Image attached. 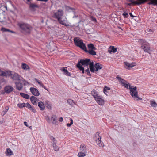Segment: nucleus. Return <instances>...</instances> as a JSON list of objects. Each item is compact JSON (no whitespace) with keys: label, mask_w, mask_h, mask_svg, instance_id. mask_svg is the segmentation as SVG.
<instances>
[{"label":"nucleus","mask_w":157,"mask_h":157,"mask_svg":"<svg viewBox=\"0 0 157 157\" xmlns=\"http://www.w3.org/2000/svg\"><path fill=\"white\" fill-rule=\"evenodd\" d=\"M6 152V155L8 156H10L13 154V152L10 148L7 149Z\"/></svg>","instance_id":"2f4dec72"},{"label":"nucleus","mask_w":157,"mask_h":157,"mask_svg":"<svg viewBox=\"0 0 157 157\" xmlns=\"http://www.w3.org/2000/svg\"><path fill=\"white\" fill-rule=\"evenodd\" d=\"M25 107H26L27 108H28L29 109L31 108L32 107L31 105L28 103H25Z\"/></svg>","instance_id":"09e8293b"},{"label":"nucleus","mask_w":157,"mask_h":157,"mask_svg":"<svg viewBox=\"0 0 157 157\" xmlns=\"http://www.w3.org/2000/svg\"><path fill=\"white\" fill-rule=\"evenodd\" d=\"M131 66V68H132L133 67L135 66H136V64L135 62H132L131 63H130Z\"/></svg>","instance_id":"8fccbe9b"},{"label":"nucleus","mask_w":157,"mask_h":157,"mask_svg":"<svg viewBox=\"0 0 157 157\" xmlns=\"http://www.w3.org/2000/svg\"><path fill=\"white\" fill-rule=\"evenodd\" d=\"M13 89V87L10 85L6 86L4 88L5 92L7 94L10 93Z\"/></svg>","instance_id":"9b49d317"},{"label":"nucleus","mask_w":157,"mask_h":157,"mask_svg":"<svg viewBox=\"0 0 157 157\" xmlns=\"http://www.w3.org/2000/svg\"><path fill=\"white\" fill-rule=\"evenodd\" d=\"M15 84L16 85V89L18 90H20L22 89L23 87L22 83L20 82H15Z\"/></svg>","instance_id":"f3484780"},{"label":"nucleus","mask_w":157,"mask_h":157,"mask_svg":"<svg viewBox=\"0 0 157 157\" xmlns=\"http://www.w3.org/2000/svg\"><path fill=\"white\" fill-rule=\"evenodd\" d=\"M132 3H128L127 4V5L129 6H131L132 5Z\"/></svg>","instance_id":"338daca9"},{"label":"nucleus","mask_w":157,"mask_h":157,"mask_svg":"<svg viewBox=\"0 0 157 157\" xmlns=\"http://www.w3.org/2000/svg\"><path fill=\"white\" fill-rule=\"evenodd\" d=\"M86 155V154L83 152L79 151L78 154V156L79 157H84Z\"/></svg>","instance_id":"c9c22d12"},{"label":"nucleus","mask_w":157,"mask_h":157,"mask_svg":"<svg viewBox=\"0 0 157 157\" xmlns=\"http://www.w3.org/2000/svg\"><path fill=\"white\" fill-rule=\"evenodd\" d=\"M17 25L21 32L25 34H29L32 29V27L29 24L23 22H19Z\"/></svg>","instance_id":"f257e3e1"},{"label":"nucleus","mask_w":157,"mask_h":157,"mask_svg":"<svg viewBox=\"0 0 157 157\" xmlns=\"http://www.w3.org/2000/svg\"><path fill=\"white\" fill-rule=\"evenodd\" d=\"M117 49L116 48H115L114 46H111L110 47V50H108L109 52H111L115 53L117 52Z\"/></svg>","instance_id":"bb28decb"},{"label":"nucleus","mask_w":157,"mask_h":157,"mask_svg":"<svg viewBox=\"0 0 157 157\" xmlns=\"http://www.w3.org/2000/svg\"><path fill=\"white\" fill-rule=\"evenodd\" d=\"M100 132H97L94 135L93 138L97 144L100 147H104V145L103 142L101 140V136L100 135Z\"/></svg>","instance_id":"39448f33"},{"label":"nucleus","mask_w":157,"mask_h":157,"mask_svg":"<svg viewBox=\"0 0 157 157\" xmlns=\"http://www.w3.org/2000/svg\"><path fill=\"white\" fill-rule=\"evenodd\" d=\"M73 14L74 15L73 17V18H77L78 17H79V22L78 23H79L81 21L83 22V21H82V20L81 19L80 17V15H78V14H77L75 11L74 10L73 11H72Z\"/></svg>","instance_id":"aec40b11"},{"label":"nucleus","mask_w":157,"mask_h":157,"mask_svg":"<svg viewBox=\"0 0 157 157\" xmlns=\"http://www.w3.org/2000/svg\"><path fill=\"white\" fill-rule=\"evenodd\" d=\"M67 103L70 105H72L74 103L73 101L71 99H68L67 100Z\"/></svg>","instance_id":"a19ab883"},{"label":"nucleus","mask_w":157,"mask_h":157,"mask_svg":"<svg viewBox=\"0 0 157 157\" xmlns=\"http://www.w3.org/2000/svg\"><path fill=\"white\" fill-rule=\"evenodd\" d=\"M80 148V151L87 153L86 147L84 144H81Z\"/></svg>","instance_id":"dca6fc26"},{"label":"nucleus","mask_w":157,"mask_h":157,"mask_svg":"<svg viewBox=\"0 0 157 157\" xmlns=\"http://www.w3.org/2000/svg\"><path fill=\"white\" fill-rule=\"evenodd\" d=\"M87 46L89 50H96V49L94 44L91 43L88 44Z\"/></svg>","instance_id":"c756f323"},{"label":"nucleus","mask_w":157,"mask_h":157,"mask_svg":"<svg viewBox=\"0 0 157 157\" xmlns=\"http://www.w3.org/2000/svg\"><path fill=\"white\" fill-rule=\"evenodd\" d=\"M87 67V69L85 71H86V72H87V75L88 76H91V74H90V70H89V68L88 67Z\"/></svg>","instance_id":"c03bdc74"},{"label":"nucleus","mask_w":157,"mask_h":157,"mask_svg":"<svg viewBox=\"0 0 157 157\" xmlns=\"http://www.w3.org/2000/svg\"><path fill=\"white\" fill-rule=\"evenodd\" d=\"M20 95L22 97L26 99H28L29 98V96L28 94L23 93H21Z\"/></svg>","instance_id":"cd10ccee"},{"label":"nucleus","mask_w":157,"mask_h":157,"mask_svg":"<svg viewBox=\"0 0 157 157\" xmlns=\"http://www.w3.org/2000/svg\"><path fill=\"white\" fill-rule=\"evenodd\" d=\"M97 102L100 105H103L104 104V101L100 96L99 97L96 98L95 99Z\"/></svg>","instance_id":"2eb2a0df"},{"label":"nucleus","mask_w":157,"mask_h":157,"mask_svg":"<svg viewBox=\"0 0 157 157\" xmlns=\"http://www.w3.org/2000/svg\"><path fill=\"white\" fill-rule=\"evenodd\" d=\"M30 92L35 96H38L40 94L39 92L38 89L34 87H31L30 88Z\"/></svg>","instance_id":"9d476101"},{"label":"nucleus","mask_w":157,"mask_h":157,"mask_svg":"<svg viewBox=\"0 0 157 157\" xmlns=\"http://www.w3.org/2000/svg\"><path fill=\"white\" fill-rule=\"evenodd\" d=\"M13 80L19 81L20 80V76L17 73L13 72L11 76Z\"/></svg>","instance_id":"4468645a"},{"label":"nucleus","mask_w":157,"mask_h":157,"mask_svg":"<svg viewBox=\"0 0 157 157\" xmlns=\"http://www.w3.org/2000/svg\"><path fill=\"white\" fill-rule=\"evenodd\" d=\"M77 67L80 70L82 71V73L84 74L85 73L84 68L82 66H80L79 64L76 65Z\"/></svg>","instance_id":"473e14b6"},{"label":"nucleus","mask_w":157,"mask_h":157,"mask_svg":"<svg viewBox=\"0 0 157 157\" xmlns=\"http://www.w3.org/2000/svg\"><path fill=\"white\" fill-rule=\"evenodd\" d=\"M102 65L101 64H100L99 63H97L95 64L94 65V71H97L98 70H100L102 68Z\"/></svg>","instance_id":"6ab92c4d"},{"label":"nucleus","mask_w":157,"mask_h":157,"mask_svg":"<svg viewBox=\"0 0 157 157\" xmlns=\"http://www.w3.org/2000/svg\"><path fill=\"white\" fill-rule=\"evenodd\" d=\"M26 84H29V83L28 82H25V83H24V85H26Z\"/></svg>","instance_id":"e2e57ef3"},{"label":"nucleus","mask_w":157,"mask_h":157,"mask_svg":"<svg viewBox=\"0 0 157 157\" xmlns=\"http://www.w3.org/2000/svg\"><path fill=\"white\" fill-rule=\"evenodd\" d=\"M30 100L32 103L36 105H37V102H38L39 100L36 97L34 96H31L30 98Z\"/></svg>","instance_id":"f8f14e48"},{"label":"nucleus","mask_w":157,"mask_h":157,"mask_svg":"<svg viewBox=\"0 0 157 157\" xmlns=\"http://www.w3.org/2000/svg\"><path fill=\"white\" fill-rule=\"evenodd\" d=\"M147 1L148 2L147 4L149 5L157 6V0H137L136 4L140 5L145 3Z\"/></svg>","instance_id":"423d86ee"},{"label":"nucleus","mask_w":157,"mask_h":157,"mask_svg":"<svg viewBox=\"0 0 157 157\" xmlns=\"http://www.w3.org/2000/svg\"><path fill=\"white\" fill-rule=\"evenodd\" d=\"M129 15H130V16L131 17H132L133 18L134 17H135L132 14V13H129Z\"/></svg>","instance_id":"13d9d810"},{"label":"nucleus","mask_w":157,"mask_h":157,"mask_svg":"<svg viewBox=\"0 0 157 157\" xmlns=\"http://www.w3.org/2000/svg\"><path fill=\"white\" fill-rule=\"evenodd\" d=\"M38 1H43L46 2L48 1V0H37Z\"/></svg>","instance_id":"680f3d73"},{"label":"nucleus","mask_w":157,"mask_h":157,"mask_svg":"<svg viewBox=\"0 0 157 157\" xmlns=\"http://www.w3.org/2000/svg\"><path fill=\"white\" fill-rule=\"evenodd\" d=\"M4 12H2V13H0V21L4 22L5 21V17L4 15Z\"/></svg>","instance_id":"4be33fe9"},{"label":"nucleus","mask_w":157,"mask_h":157,"mask_svg":"<svg viewBox=\"0 0 157 157\" xmlns=\"http://www.w3.org/2000/svg\"><path fill=\"white\" fill-rule=\"evenodd\" d=\"M58 21L60 24L66 27L70 26V23L68 22L67 19L66 17H65L64 18H62L58 20Z\"/></svg>","instance_id":"1a4fd4ad"},{"label":"nucleus","mask_w":157,"mask_h":157,"mask_svg":"<svg viewBox=\"0 0 157 157\" xmlns=\"http://www.w3.org/2000/svg\"><path fill=\"white\" fill-rule=\"evenodd\" d=\"M124 13L122 14V15L124 16V18H128L129 15L128 13L124 11Z\"/></svg>","instance_id":"37998d69"},{"label":"nucleus","mask_w":157,"mask_h":157,"mask_svg":"<svg viewBox=\"0 0 157 157\" xmlns=\"http://www.w3.org/2000/svg\"><path fill=\"white\" fill-rule=\"evenodd\" d=\"M124 64L125 65V67L128 70H130L131 68L130 63L127 62H124Z\"/></svg>","instance_id":"b1692460"},{"label":"nucleus","mask_w":157,"mask_h":157,"mask_svg":"<svg viewBox=\"0 0 157 157\" xmlns=\"http://www.w3.org/2000/svg\"><path fill=\"white\" fill-rule=\"evenodd\" d=\"M63 121V118L62 117L59 118V121L60 122H62Z\"/></svg>","instance_id":"052dcab7"},{"label":"nucleus","mask_w":157,"mask_h":157,"mask_svg":"<svg viewBox=\"0 0 157 157\" xmlns=\"http://www.w3.org/2000/svg\"><path fill=\"white\" fill-rule=\"evenodd\" d=\"M7 29L4 27H2L1 29V30L3 32H7Z\"/></svg>","instance_id":"3c124183"},{"label":"nucleus","mask_w":157,"mask_h":157,"mask_svg":"<svg viewBox=\"0 0 157 157\" xmlns=\"http://www.w3.org/2000/svg\"><path fill=\"white\" fill-rule=\"evenodd\" d=\"M122 86L127 89L130 90V94L133 98H136V100L137 101L141 99L138 96V92L136 86H131L129 83L127 84L125 83H124Z\"/></svg>","instance_id":"f03ea898"},{"label":"nucleus","mask_w":157,"mask_h":157,"mask_svg":"<svg viewBox=\"0 0 157 157\" xmlns=\"http://www.w3.org/2000/svg\"><path fill=\"white\" fill-rule=\"evenodd\" d=\"M73 40L76 46L79 47L85 51H87V48L85 44L83 42L82 40L80 39L78 37H75L74 38Z\"/></svg>","instance_id":"7ed1b4c3"},{"label":"nucleus","mask_w":157,"mask_h":157,"mask_svg":"<svg viewBox=\"0 0 157 157\" xmlns=\"http://www.w3.org/2000/svg\"><path fill=\"white\" fill-rule=\"evenodd\" d=\"M24 124L27 127H28V125L27 124V123L26 122H24Z\"/></svg>","instance_id":"bf43d9fd"},{"label":"nucleus","mask_w":157,"mask_h":157,"mask_svg":"<svg viewBox=\"0 0 157 157\" xmlns=\"http://www.w3.org/2000/svg\"><path fill=\"white\" fill-rule=\"evenodd\" d=\"M91 94L94 97L95 99H96V98L99 97V96L98 95V92H96L95 90L91 91Z\"/></svg>","instance_id":"393cba45"},{"label":"nucleus","mask_w":157,"mask_h":157,"mask_svg":"<svg viewBox=\"0 0 157 157\" xmlns=\"http://www.w3.org/2000/svg\"><path fill=\"white\" fill-rule=\"evenodd\" d=\"M6 74H7V76L8 75V76H12V75L13 74L12 73V71H7Z\"/></svg>","instance_id":"de8ad7c7"},{"label":"nucleus","mask_w":157,"mask_h":157,"mask_svg":"<svg viewBox=\"0 0 157 157\" xmlns=\"http://www.w3.org/2000/svg\"><path fill=\"white\" fill-rule=\"evenodd\" d=\"M141 48L144 52L150 53V45L149 43L145 40H141L140 41Z\"/></svg>","instance_id":"20e7f679"},{"label":"nucleus","mask_w":157,"mask_h":157,"mask_svg":"<svg viewBox=\"0 0 157 157\" xmlns=\"http://www.w3.org/2000/svg\"><path fill=\"white\" fill-rule=\"evenodd\" d=\"M67 67H63L62 68L60 69L63 72L64 74L67 76H71V74L70 72H69L67 69Z\"/></svg>","instance_id":"ddd939ff"},{"label":"nucleus","mask_w":157,"mask_h":157,"mask_svg":"<svg viewBox=\"0 0 157 157\" xmlns=\"http://www.w3.org/2000/svg\"><path fill=\"white\" fill-rule=\"evenodd\" d=\"M91 19L92 21H94V22H96V19L95 18V17H93V16H92L91 17Z\"/></svg>","instance_id":"5fc2aeb1"},{"label":"nucleus","mask_w":157,"mask_h":157,"mask_svg":"<svg viewBox=\"0 0 157 157\" xmlns=\"http://www.w3.org/2000/svg\"><path fill=\"white\" fill-rule=\"evenodd\" d=\"M50 139L52 141V143H56V140H55V138H54L53 136H50Z\"/></svg>","instance_id":"49530a36"},{"label":"nucleus","mask_w":157,"mask_h":157,"mask_svg":"<svg viewBox=\"0 0 157 157\" xmlns=\"http://www.w3.org/2000/svg\"><path fill=\"white\" fill-rule=\"evenodd\" d=\"M37 82L38 83V84L40 85L42 83L41 82L39 81H37Z\"/></svg>","instance_id":"0e129e2a"},{"label":"nucleus","mask_w":157,"mask_h":157,"mask_svg":"<svg viewBox=\"0 0 157 157\" xmlns=\"http://www.w3.org/2000/svg\"><path fill=\"white\" fill-rule=\"evenodd\" d=\"M0 75L2 76H7V74L6 73L5 71H2L0 69Z\"/></svg>","instance_id":"e433bc0d"},{"label":"nucleus","mask_w":157,"mask_h":157,"mask_svg":"<svg viewBox=\"0 0 157 157\" xmlns=\"http://www.w3.org/2000/svg\"><path fill=\"white\" fill-rule=\"evenodd\" d=\"M150 105L153 107H155L157 106V104L155 101H150Z\"/></svg>","instance_id":"58836bf2"},{"label":"nucleus","mask_w":157,"mask_h":157,"mask_svg":"<svg viewBox=\"0 0 157 157\" xmlns=\"http://www.w3.org/2000/svg\"><path fill=\"white\" fill-rule=\"evenodd\" d=\"M43 88L44 87V86L42 83L40 85Z\"/></svg>","instance_id":"774afa93"},{"label":"nucleus","mask_w":157,"mask_h":157,"mask_svg":"<svg viewBox=\"0 0 157 157\" xmlns=\"http://www.w3.org/2000/svg\"><path fill=\"white\" fill-rule=\"evenodd\" d=\"M30 110H31L33 112L35 113L36 112V109L33 108L32 106L31 107V108L29 109Z\"/></svg>","instance_id":"603ef678"},{"label":"nucleus","mask_w":157,"mask_h":157,"mask_svg":"<svg viewBox=\"0 0 157 157\" xmlns=\"http://www.w3.org/2000/svg\"><path fill=\"white\" fill-rule=\"evenodd\" d=\"M25 103H22L18 104L17 105V106L20 108H23L25 107Z\"/></svg>","instance_id":"4c0bfd02"},{"label":"nucleus","mask_w":157,"mask_h":157,"mask_svg":"<svg viewBox=\"0 0 157 157\" xmlns=\"http://www.w3.org/2000/svg\"><path fill=\"white\" fill-rule=\"evenodd\" d=\"M30 7L31 8H38V6L37 5L31 3L30 4Z\"/></svg>","instance_id":"79ce46f5"},{"label":"nucleus","mask_w":157,"mask_h":157,"mask_svg":"<svg viewBox=\"0 0 157 157\" xmlns=\"http://www.w3.org/2000/svg\"><path fill=\"white\" fill-rule=\"evenodd\" d=\"M5 109L3 111V112H4L6 113L9 109V108L8 106H6L5 107Z\"/></svg>","instance_id":"864d4df0"},{"label":"nucleus","mask_w":157,"mask_h":157,"mask_svg":"<svg viewBox=\"0 0 157 157\" xmlns=\"http://www.w3.org/2000/svg\"><path fill=\"white\" fill-rule=\"evenodd\" d=\"M129 1L131 2L132 3H134V2L133 1V0H129Z\"/></svg>","instance_id":"69168bd1"},{"label":"nucleus","mask_w":157,"mask_h":157,"mask_svg":"<svg viewBox=\"0 0 157 157\" xmlns=\"http://www.w3.org/2000/svg\"><path fill=\"white\" fill-rule=\"evenodd\" d=\"M70 121H71L70 123H67V127H69L71 126L73 124V120L72 119L70 118Z\"/></svg>","instance_id":"a18cd8bd"},{"label":"nucleus","mask_w":157,"mask_h":157,"mask_svg":"<svg viewBox=\"0 0 157 157\" xmlns=\"http://www.w3.org/2000/svg\"><path fill=\"white\" fill-rule=\"evenodd\" d=\"M90 62V59H89L86 58L85 59H81L78 61V63L76 65H78L79 64L80 66L83 65L84 67H88Z\"/></svg>","instance_id":"6e6552de"},{"label":"nucleus","mask_w":157,"mask_h":157,"mask_svg":"<svg viewBox=\"0 0 157 157\" xmlns=\"http://www.w3.org/2000/svg\"><path fill=\"white\" fill-rule=\"evenodd\" d=\"M116 78H117L119 81L121 82L122 85L125 83V80L119 77V75H118L117 76Z\"/></svg>","instance_id":"7c9ffc66"},{"label":"nucleus","mask_w":157,"mask_h":157,"mask_svg":"<svg viewBox=\"0 0 157 157\" xmlns=\"http://www.w3.org/2000/svg\"><path fill=\"white\" fill-rule=\"evenodd\" d=\"M64 12L62 9H59L57 11L54 13L52 17L57 19V20L62 18V17L63 15Z\"/></svg>","instance_id":"0eeeda50"},{"label":"nucleus","mask_w":157,"mask_h":157,"mask_svg":"<svg viewBox=\"0 0 157 157\" xmlns=\"http://www.w3.org/2000/svg\"><path fill=\"white\" fill-rule=\"evenodd\" d=\"M38 105L41 110L43 111L44 110L45 106L43 102L42 101L39 102L38 103Z\"/></svg>","instance_id":"a211bd4d"},{"label":"nucleus","mask_w":157,"mask_h":157,"mask_svg":"<svg viewBox=\"0 0 157 157\" xmlns=\"http://www.w3.org/2000/svg\"><path fill=\"white\" fill-rule=\"evenodd\" d=\"M45 105L48 109H51L52 105L48 101L46 100L45 101Z\"/></svg>","instance_id":"5701e85b"},{"label":"nucleus","mask_w":157,"mask_h":157,"mask_svg":"<svg viewBox=\"0 0 157 157\" xmlns=\"http://www.w3.org/2000/svg\"><path fill=\"white\" fill-rule=\"evenodd\" d=\"M56 115H53L51 117V120L52 123L53 124H56L57 123V121L56 120Z\"/></svg>","instance_id":"a878e982"},{"label":"nucleus","mask_w":157,"mask_h":157,"mask_svg":"<svg viewBox=\"0 0 157 157\" xmlns=\"http://www.w3.org/2000/svg\"><path fill=\"white\" fill-rule=\"evenodd\" d=\"M110 88L109 87H107L106 86H105L104 88L103 89V92L105 94H106V93H107V90H110Z\"/></svg>","instance_id":"ea45409f"},{"label":"nucleus","mask_w":157,"mask_h":157,"mask_svg":"<svg viewBox=\"0 0 157 157\" xmlns=\"http://www.w3.org/2000/svg\"><path fill=\"white\" fill-rule=\"evenodd\" d=\"M89 68L91 72L94 73V63L93 62H91L89 64Z\"/></svg>","instance_id":"412c9836"},{"label":"nucleus","mask_w":157,"mask_h":157,"mask_svg":"<svg viewBox=\"0 0 157 157\" xmlns=\"http://www.w3.org/2000/svg\"><path fill=\"white\" fill-rule=\"evenodd\" d=\"M94 50H89L87 49V51L86 52H88L90 54L92 55H95L96 54V52L94 51Z\"/></svg>","instance_id":"c85d7f7f"},{"label":"nucleus","mask_w":157,"mask_h":157,"mask_svg":"<svg viewBox=\"0 0 157 157\" xmlns=\"http://www.w3.org/2000/svg\"><path fill=\"white\" fill-rule=\"evenodd\" d=\"M52 145L53 147L54 150L55 151H58L59 150V147L57 146L56 144V143H52Z\"/></svg>","instance_id":"f704fd0d"},{"label":"nucleus","mask_w":157,"mask_h":157,"mask_svg":"<svg viewBox=\"0 0 157 157\" xmlns=\"http://www.w3.org/2000/svg\"><path fill=\"white\" fill-rule=\"evenodd\" d=\"M22 68L25 70H27L29 69V67L26 64L22 63L21 65Z\"/></svg>","instance_id":"72a5a7b5"},{"label":"nucleus","mask_w":157,"mask_h":157,"mask_svg":"<svg viewBox=\"0 0 157 157\" xmlns=\"http://www.w3.org/2000/svg\"><path fill=\"white\" fill-rule=\"evenodd\" d=\"M46 120L48 121L49 123L50 122V121L49 117H46Z\"/></svg>","instance_id":"4d7b16f0"},{"label":"nucleus","mask_w":157,"mask_h":157,"mask_svg":"<svg viewBox=\"0 0 157 157\" xmlns=\"http://www.w3.org/2000/svg\"><path fill=\"white\" fill-rule=\"evenodd\" d=\"M7 32H11V33H16L15 32L13 31L12 30H10V29H8L7 31Z\"/></svg>","instance_id":"6e6d98bb"}]
</instances>
